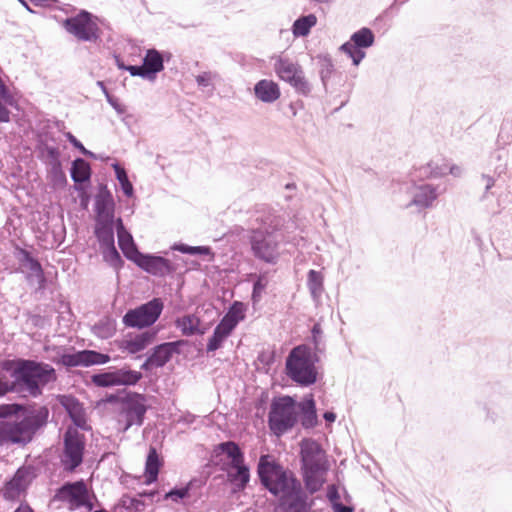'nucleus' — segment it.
<instances>
[{
	"mask_svg": "<svg viewBox=\"0 0 512 512\" xmlns=\"http://www.w3.org/2000/svg\"><path fill=\"white\" fill-rule=\"evenodd\" d=\"M2 369L0 371V397L6 395L8 392H12V386L10 379L7 377Z\"/></svg>",
	"mask_w": 512,
	"mask_h": 512,
	"instance_id": "nucleus-62",
	"label": "nucleus"
},
{
	"mask_svg": "<svg viewBox=\"0 0 512 512\" xmlns=\"http://www.w3.org/2000/svg\"><path fill=\"white\" fill-rule=\"evenodd\" d=\"M222 471L226 474V482L230 485L232 493H240L248 486L251 474L250 467L245 461L233 466L228 465V469Z\"/></svg>",
	"mask_w": 512,
	"mask_h": 512,
	"instance_id": "nucleus-23",
	"label": "nucleus"
},
{
	"mask_svg": "<svg viewBox=\"0 0 512 512\" xmlns=\"http://www.w3.org/2000/svg\"><path fill=\"white\" fill-rule=\"evenodd\" d=\"M44 349L47 352H55V356L50 357V361L66 369L103 365L111 360V356L108 353H102L92 349L76 350L72 346L66 347L57 345L45 346Z\"/></svg>",
	"mask_w": 512,
	"mask_h": 512,
	"instance_id": "nucleus-9",
	"label": "nucleus"
},
{
	"mask_svg": "<svg viewBox=\"0 0 512 512\" xmlns=\"http://www.w3.org/2000/svg\"><path fill=\"white\" fill-rule=\"evenodd\" d=\"M303 479V487L307 491L308 497H314V494L322 490L325 483V471H300Z\"/></svg>",
	"mask_w": 512,
	"mask_h": 512,
	"instance_id": "nucleus-35",
	"label": "nucleus"
},
{
	"mask_svg": "<svg viewBox=\"0 0 512 512\" xmlns=\"http://www.w3.org/2000/svg\"><path fill=\"white\" fill-rule=\"evenodd\" d=\"M93 210L95 212V223L99 220L112 219L113 214H116V202L113 197L94 199Z\"/></svg>",
	"mask_w": 512,
	"mask_h": 512,
	"instance_id": "nucleus-40",
	"label": "nucleus"
},
{
	"mask_svg": "<svg viewBox=\"0 0 512 512\" xmlns=\"http://www.w3.org/2000/svg\"><path fill=\"white\" fill-rule=\"evenodd\" d=\"M96 229L110 231V233L112 232L114 237H115V231L117 232V236L119 235V233L123 235L124 233L130 232L125 227L123 219L120 216L116 217L115 214H113V218L111 220L107 218L104 221L99 220V222L94 223L93 234H96V231H97Z\"/></svg>",
	"mask_w": 512,
	"mask_h": 512,
	"instance_id": "nucleus-44",
	"label": "nucleus"
},
{
	"mask_svg": "<svg viewBox=\"0 0 512 512\" xmlns=\"http://www.w3.org/2000/svg\"><path fill=\"white\" fill-rule=\"evenodd\" d=\"M117 238L118 247L123 256L142 271L156 277H165L176 273L177 265L168 258L157 253L140 251L131 232L123 235L119 233Z\"/></svg>",
	"mask_w": 512,
	"mask_h": 512,
	"instance_id": "nucleus-4",
	"label": "nucleus"
},
{
	"mask_svg": "<svg viewBox=\"0 0 512 512\" xmlns=\"http://www.w3.org/2000/svg\"><path fill=\"white\" fill-rule=\"evenodd\" d=\"M90 187L82 185H73V189L78 193L79 206L82 210H88L91 195L87 192Z\"/></svg>",
	"mask_w": 512,
	"mask_h": 512,
	"instance_id": "nucleus-57",
	"label": "nucleus"
},
{
	"mask_svg": "<svg viewBox=\"0 0 512 512\" xmlns=\"http://www.w3.org/2000/svg\"><path fill=\"white\" fill-rule=\"evenodd\" d=\"M54 501L66 504L70 511L85 509L86 512H108L103 507H96L99 504L94 492L87 487L84 479L66 481L55 489Z\"/></svg>",
	"mask_w": 512,
	"mask_h": 512,
	"instance_id": "nucleus-6",
	"label": "nucleus"
},
{
	"mask_svg": "<svg viewBox=\"0 0 512 512\" xmlns=\"http://www.w3.org/2000/svg\"><path fill=\"white\" fill-rule=\"evenodd\" d=\"M86 452V437L74 427H67L62 435L59 454L62 471L72 474L83 464Z\"/></svg>",
	"mask_w": 512,
	"mask_h": 512,
	"instance_id": "nucleus-10",
	"label": "nucleus"
},
{
	"mask_svg": "<svg viewBox=\"0 0 512 512\" xmlns=\"http://www.w3.org/2000/svg\"><path fill=\"white\" fill-rule=\"evenodd\" d=\"M48 179L53 189L65 188L68 184L62 162L52 163L48 169Z\"/></svg>",
	"mask_w": 512,
	"mask_h": 512,
	"instance_id": "nucleus-46",
	"label": "nucleus"
},
{
	"mask_svg": "<svg viewBox=\"0 0 512 512\" xmlns=\"http://www.w3.org/2000/svg\"><path fill=\"white\" fill-rule=\"evenodd\" d=\"M323 330L319 322H315L310 329L308 338L309 345L316 354L322 355L325 352V343L322 340Z\"/></svg>",
	"mask_w": 512,
	"mask_h": 512,
	"instance_id": "nucleus-48",
	"label": "nucleus"
},
{
	"mask_svg": "<svg viewBox=\"0 0 512 512\" xmlns=\"http://www.w3.org/2000/svg\"><path fill=\"white\" fill-rule=\"evenodd\" d=\"M268 286V278L266 273H260L255 276V280L252 283L251 302L253 306L258 304L262 299V294Z\"/></svg>",
	"mask_w": 512,
	"mask_h": 512,
	"instance_id": "nucleus-49",
	"label": "nucleus"
},
{
	"mask_svg": "<svg viewBox=\"0 0 512 512\" xmlns=\"http://www.w3.org/2000/svg\"><path fill=\"white\" fill-rule=\"evenodd\" d=\"M35 150L37 152L38 159L44 163L49 162V164L52 165V163L61 162V152L59 148L48 145L47 139L43 138V134L36 135Z\"/></svg>",
	"mask_w": 512,
	"mask_h": 512,
	"instance_id": "nucleus-33",
	"label": "nucleus"
},
{
	"mask_svg": "<svg viewBox=\"0 0 512 512\" xmlns=\"http://www.w3.org/2000/svg\"><path fill=\"white\" fill-rule=\"evenodd\" d=\"M280 227V219L273 217L268 218L261 226L252 230L250 245L256 259L271 265L278 262L280 257Z\"/></svg>",
	"mask_w": 512,
	"mask_h": 512,
	"instance_id": "nucleus-5",
	"label": "nucleus"
},
{
	"mask_svg": "<svg viewBox=\"0 0 512 512\" xmlns=\"http://www.w3.org/2000/svg\"><path fill=\"white\" fill-rule=\"evenodd\" d=\"M33 276L36 278L38 284L35 292L43 293L47 289L49 283L44 269L42 268L41 271H37L35 274H33Z\"/></svg>",
	"mask_w": 512,
	"mask_h": 512,
	"instance_id": "nucleus-61",
	"label": "nucleus"
},
{
	"mask_svg": "<svg viewBox=\"0 0 512 512\" xmlns=\"http://www.w3.org/2000/svg\"><path fill=\"white\" fill-rule=\"evenodd\" d=\"M124 391H126V390L124 389V390H118L114 393H107L104 397H102L101 399H99L97 401V406L106 405V404H112V405L120 404V406H121L122 401L124 399V393H125Z\"/></svg>",
	"mask_w": 512,
	"mask_h": 512,
	"instance_id": "nucleus-56",
	"label": "nucleus"
},
{
	"mask_svg": "<svg viewBox=\"0 0 512 512\" xmlns=\"http://www.w3.org/2000/svg\"><path fill=\"white\" fill-rule=\"evenodd\" d=\"M0 368L8 374L12 392L27 393L32 398L41 396L48 384L57 381L55 368L43 361L15 357L3 360Z\"/></svg>",
	"mask_w": 512,
	"mask_h": 512,
	"instance_id": "nucleus-2",
	"label": "nucleus"
},
{
	"mask_svg": "<svg viewBox=\"0 0 512 512\" xmlns=\"http://www.w3.org/2000/svg\"><path fill=\"white\" fill-rule=\"evenodd\" d=\"M201 319L195 314H185L183 316L176 317L174 321L175 327L185 337L194 336L198 324H201Z\"/></svg>",
	"mask_w": 512,
	"mask_h": 512,
	"instance_id": "nucleus-42",
	"label": "nucleus"
},
{
	"mask_svg": "<svg viewBox=\"0 0 512 512\" xmlns=\"http://www.w3.org/2000/svg\"><path fill=\"white\" fill-rule=\"evenodd\" d=\"M96 230L97 231L94 236L98 242L103 261L114 268L117 272L120 271L124 267L125 262L115 246V238L113 234H110V231L102 229Z\"/></svg>",
	"mask_w": 512,
	"mask_h": 512,
	"instance_id": "nucleus-20",
	"label": "nucleus"
},
{
	"mask_svg": "<svg viewBox=\"0 0 512 512\" xmlns=\"http://www.w3.org/2000/svg\"><path fill=\"white\" fill-rule=\"evenodd\" d=\"M93 334L101 339L112 337L116 331L115 320L110 317H104L96 322L91 328Z\"/></svg>",
	"mask_w": 512,
	"mask_h": 512,
	"instance_id": "nucleus-47",
	"label": "nucleus"
},
{
	"mask_svg": "<svg viewBox=\"0 0 512 512\" xmlns=\"http://www.w3.org/2000/svg\"><path fill=\"white\" fill-rule=\"evenodd\" d=\"M100 18L93 13L81 9L76 15L63 20V28L78 41L96 43L101 39L102 30L98 23Z\"/></svg>",
	"mask_w": 512,
	"mask_h": 512,
	"instance_id": "nucleus-12",
	"label": "nucleus"
},
{
	"mask_svg": "<svg viewBox=\"0 0 512 512\" xmlns=\"http://www.w3.org/2000/svg\"><path fill=\"white\" fill-rule=\"evenodd\" d=\"M164 309L162 298L153 297L135 308L128 309L122 317L126 328L142 330L153 326L160 318Z\"/></svg>",
	"mask_w": 512,
	"mask_h": 512,
	"instance_id": "nucleus-13",
	"label": "nucleus"
},
{
	"mask_svg": "<svg viewBox=\"0 0 512 512\" xmlns=\"http://www.w3.org/2000/svg\"><path fill=\"white\" fill-rule=\"evenodd\" d=\"M146 359L141 364L140 369L144 372L143 377L151 378L153 371L155 369L161 368L155 360H153V357L147 353L145 354ZM150 382H152V379H150Z\"/></svg>",
	"mask_w": 512,
	"mask_h": 512,
	"instance_id": "nucleus-58",
	"label": "nucleus"
},
{
	"mask_svg": "<svg viewBox=\"0 0 512 512\" xmlns=\"http://www.w3.org/2000/svg\"><path fill=\"white\" fill-rule=\"evenodd\" d=\"M297 94L302 96H309L312 91V86L309 81L306 79L304 75V71L302 74H299L296 78H291L290 83H288Z\"/></svg>",
	"mask_w": 512,
	"mask_h": 512,
	"instance_id": "nucleus-51",
	"label": "nucleus"
},
{
	"mask_svg": "<svg viewBox=\"0 0 512 512\" xmlns=\"http://www.w3.org/2000/svg\"><path fill=\"white\" fill-rule=\"evenodd\" d=\"M247 306L241 301H233L227 309V312L222 317L227 319L229 323L237 328L238 324L246 317Z\"/></svg>",
	"mask_w": 512,
	"mask_h": 512,
	"instance_id": "nucleus-45",
	"label": "nucleus"
},
{
	"mask_svg": "<svg viewBox=\"0 0 512 512\" xmlns=\"http://www.w3.org/2000/svg\"><path fill=\"white\" fill-rule=\"evenodd\" d=\"M86 385H94L98 388L116 387L114 366H108L94 372L90 376V380L86 381Z\"/></svg>",
	"mask_w": 512,
	"mask_h": 512,
	"instance_id": "nucleus-38",
	"label": "nucleus"
},
{
	"mask_svg": "<svg viewBox=\"0 0 512 512\" xmlns=\"http://www.w3.org/2000/svg\"><path fill=\"white\" fill-rule=\"evenodd\" d=\"M54 399L56 403L51 406L52 412L56 413L59 409H63L71 421L69 427H74L78 431H90L92 429L88 424V415L84 403L75 395L71 393L56 394Z\"/></svg>",
	"mask_w": 512,
	"mask_h": 512,
	"instance_id": "nucleus-15",
	"label": "nucleus"
},
{
	"mask_svg": "<svg viewBox=\"0 0 512 512\" xmlns=\"http://www.w3.org/2000/svg\"><path fill=\"white\" fill-rule=\"evenodd\" d=\"M273 496L282 512H323L322 509H313L317 497H308L295 474Z\"/></svg>",
	"mask_w": 512,
	"mask_h": 512,
	"instance_id": "nucleus-8",
	"label": "nucleus"
},
{
	"mask_svg": "<svg viewBox=\"0 0 512 512\" xmlns=\"http://www.w3.org/2000/svg\"><path fill=\"white\" fill-rule=\"evenodd\" d=\"M47 467V459L37 456L20 466L11 479L26 492L33 481L46 471Z\"/></svg>",
	"mask_w": 512,
	"mask_h": 512,
	"instance_id": "nucleus-19",
	"label": "nucleus"
},
{
	"mask_svg": "<svg viewBox=\"0 0 512 512\" xmlns=\"http://www.w3.org/2000/svg\"><path fill=\"white\" fill-rule=\"evenodd\" d=\"M276 351L275 350H261L258 352L257 361L263 365V372L269 373L271 367L276 361Z\"/></svg>",
	"mask_w": 512,
	"mask_h": 512,
	"instance_id": "nucleus-53",
	"label": "nucleus"
},
{
	"mask_svg": "<svg viewBox=\"0 0 512 512\" xmlns=\"http://www.w3.org/2000/svg\"><path fill=\"white\" fill-rule=\"evenodd\" d=\"M320 359L321 356L316 354L309 344H299L286 356L284 372L297 386L311 387L322 378L317 367Z\"/></svg>",
	"mask_w": 512,
	"mask_h": 512,
	"instance_id": "nucleus-3",
	"label": "nucleus"
},
{
	"mask_svg": "<svg viewBox=\"0 0 512 512\" xmlns=\"http://www.w3.org/2000/svg\"><path fill=\"white\" fill-rule=\"evenodd\" d=\"M298 406L295 396L280 395L272 398L267 419L271 435L280 438L295 427L299 421Z\"/></svg>",
	"mask_w": 512,
	"mask_h": 512,
	"instance_id": "nucleus-7",
	"label": "nucleus"
},
{
	"mask_svg": "<svg viewBox=\"0 0 512 512\" xmlns=\"http://www.w3.org/2000/svg\"><path fill=\"white\" fill-rule=\"evenodd\" d=\"M274 71L280 80L290 83V79L302 74L303 69L289 58L279 56L274 63Z\"/></svg>",
	"mask_w": 512,
	"mask_h": 512,
	"instance_id": "nucleus-31",
	"label": "nucleus"
},
{
	"mask_svg": "<svg viewBox=\"0 0 512 512\" xmlns=\"http://www.w3.org/2000/svg\"><path fill=\"white\" fill-rule=\"evenodd\" d=\"M160 50L156 48H149L146 50L144 57L142 58L141 65L146 74V80L154 82L158 74L164 70L163 60L160 58Z\"/></svg>",
	"mask_w": 512,
	"mask_h": 512,
	"instance_id": "nucleus-27",
	"label": "nucleus"
},
{
	"mask_svg": "<svg viewBox=\"0 0 512 512\" xmlns=\"http://www.w3.org/2000/svg\"><path fill=\"white\" fill-rule=\"evenodd\" d=\"M111 168L114 171L115 178L119 183L120 189L127 198L135 197V190L133 184L129 180L128 173L124 167L120 165L118 161H114L111 164Z\"/></svg>",
	"mask_w": 512,
	"mask_h": 512,
	"instance_id": "nucleus-43",
	"label": "nucleus"
},
{
	"mask_svg": "<svg viewBox=\"0 0 512 512\" xmlns=\"http://www.w3.org/2000/svg\"><path fill=\"white\" fill-rule=\"evenodd\" d=\"M437 198L435 188L430 184L421 185L413 195L411 201L406 207L417 206L419 208H428L432 205L433 201Z\"/></svg>",
	"mask_w": 512,
	"mask_h": 512,
	"instance_id": "nucleus-36",
	"label": "nucleus"
},
{
	"mask_svg": "<svg viewBox=\"0 0 512 512\" xmlns=\"http://www.w3.org/2000/svg\"><path fill=\"white\" fill-rule=\"evenodd\" d=\"M106 101L108 104L115 110L118 115H123L126 113L127 108L124 104L121 103L120 99L112 94H107Z\"/></svg>",
	"mask_w": 512,
	"mask_h": 512,
	"instance_id": "nucleus-60",
	"label": "nucleus"
},
{
	"mask_svg": "<svg viewBox=\"0 0 512 512\" xmlns=\"http://www.w3.org/2000/svg\"><path fill=\"white\" fill-rule=\"evenodd\" d=\"M256 474L261 487L274 495L295 473L284 467L275 456L266 453L258 458Z\"/></svg>",
	"mask_w": 512,
	"mask_h": 512,
	"instance_id": "nucleus-11",
	"label": "nucleus"
},
{
	"mask_svg": "<svg viewBox=\"0 0 512 512\" xmlns=\"http://www.w3.org/2000/svg\"><path fill=\"white\" fill-rule=\"evenodd\" d=\"M189 345V340L177 339L174 341L161 342L148 350V352L153 357V360L163 368L175 355L182 354L183 348Z\"/></svg>",
	"mask_w": 512,
	"mask_h": 512,
	"instance_id": "nucleus-21",
	"label": "nucleus"
},
{
	"mask_svg": "<svg viewBox=\"0 0 512 512\" xmlns=\"http://www.w3.org/2000/svg\"><path fill=\"white\" fill-rule=\"evenodd\" d=\"M158 334V330H146L136 334L134 337L123 339L119 344V349L130 355H135L145 350L152 344Z\"/></svg>",
	"mask_w": 512,
	"mask_h": 512,
	"instance_id": "nucleus-24",
	"label": "nucleus"
},
{
	"mask_svg": "<svg viewBox=\"0 0 512 512\" xmlns=\"http://www.w3.org/2000/svg\"><path fill=\"white\" fill-rule=\"evenodd\" d=\"M124 392V399L120 406V414L124 416L123 431L126 432L134 425H143L149 405L147 404L145 394L131 390Z\"/></svg>",
	"mask_w": 512,
	"mask_h": 512,
	"instance_id": "nucleus-16",
	"label": "nucleus"
},
{
	"mask_svg": "<svg viewBox=\"0 0 512 512\" xmlns=\"http://www.w3.org/2000/svg\"><path fill=\"white\" fill-rule=\"evenodd\" d=\"M307 287L314 302H319L324 291V275L321 271L310 269L307 272Z\"/></svg>",
	"mask_w": 512,
	"mask_h": 512,
	"instance_id": "nucleus-41",
	"label": "nucleus"
},
{
	"mask_svg": "<svg viewBox=\"0 0 512 512\" xmlns=\"http://www.w3.org/2000/svg\"><path fill=\"white\" fill-rule=\"evenodd\" d=\"M164 500H171L175 503H182L184 505L192 502L190 495L187 492V488L184 485L174 486L163 495Z\"/></svg>",
	"mask_w": 512,
	"mask_h": 512,
	"instance_id": "nucleus-50",
	"label": "nucleus"
},
{
	"mask_svg": "<svg viewBox=\"0 0 512 512\" xmlns=\"http://www.w3.org/2000/svg\"><path fill=\"white\" fill-rule=\"evenodd\" d=\"M235 329L236 327L229 323L227 319L221 318L218 324L215 326L212 335L207 340V353L215 352L221 349Z\"/></svg>",
	"mask_w": 512,
	"mask_h": 512,
	"instance_id": "nucleus-25",
	"label": "nucleus"
},
{
	"mask_svg": "<svg viewBox=\"0 0 512 512\" xmlns=\"http://www.w3.org/2000/svg\"><path fill=\"white\" fill-rule=\"evenodd\" d=\"M298 445L300 471L328 472L330 470L328 454L316 439L304 437Z\"/></svg>",
	"mask_w": 512,
	"mask_h": 512,
	"instance_id": "nucleus-14",
	"label": "nucleus"
},
{
	"mask_svg": "<svg viewBox=\"0 0 512 512\" xmlns=\"http://www.w3.org/2000/svg\"><path fill=\"white\" fill-rule=\"evenodd\" d=\"M116 387H131L136 386L142 379L143 373L141 371L133 370L129 364L122 366H114Z\"/></svg>",
	"mask_w": 512,
	"mask_h": 512,
	"instance_id": "nucleus-32",
	"label": "nucleus"
},
{
	"mask_svg": "<svg viewBox=\"0 0 512 512\" xmlns=\"http://www.w3.org/2000/svg\"><path fill=\"white\" fill-rule=\"evenodd\" d=\"M170 249L172 251H177L181 254L190 255V256H200V257H208L209 261L214 259V251L211 246L208 245H199V246H191L184 242H175L171 245Z\"/></svg>",
	"mask_w": 512,
	"mask_h": 512,
	"instance_id": "nucleus-37",
	"label": "nucleus"
},
{
	"mask_svg": "<svg viewBox=\"0 0 512 512\" xmlns=\"http://www.w3.org/2000/svg\"><path fill=\"white\" fill-rule=\"evenodd\" d=\"M397 13L398 8L395 6V3H392L389 7H387L383 12L378 15L374 20V26L381 27L382 23L385 19H391L394 16V12Z\"/></svg>",
	"mask_w": 512,
	"mask_h": 512,
	"instance_id": "nucleus-59",
	"label": "nucleus"
},
{
	"mask_svg": "<svg viewBox=\"0 0 512 512\" xmlns=\"http://www.w3.org/2000/svg\"><path fill=\"white\" fill-rule=\"evenodd\" d=\"M446 166H433V162H429L427 165L420 167L419 173L421 177L437 178L445 174Z\"/></svg>",
	"mask_w": 512,
	"mask_h": 512,
	"instance_id": "nucleus-55",
	"label": "nucleus"
},
{
	"mask_svg": "<svg viewBox=\"0 0 512 512\" xmlns=\"http://www.w3.org/2000/svg\"><path fill=\"white\" fill-rule=\"evenodd\" d=\"M64 137L79 153L82 151V149H84L83 143L72 132H64Z\"/></svg>",
	"mask_w": 512,
	"mask_h": 512,
	"instance_id": "nucleus-64",
	"label": "nucleus"
},
{
	"mask_svg": "<svg viewBox=\"0 0 512 512\" xmlns=\"http://www.w3.org/2000/svg\"><path fill=\"white\" fill-rule=\"evenodd\" d=\"M313 59L317 60L318 74L324 88L328 92V82L333 74L336 73V68L333 59L328 53H319Z\"/></svg>",
	"mask_w": 512,
	"mask_h": 512,
	"instance_id": "nucleus-34",
	"label": "nucleus"
},
{
	"mask_svg": "<svg viewBox=\"0 0 512 512\" xmlns=\"http://www.w3.org/2000/svg\"><path fill=\"white\" fill-rule=\"evenodd\" d=\"M14 256L20 266L29 269L30 273L25 276V279L29 284H31L34 280L33 274L37 271H41L43 268L39 259L34 255L33 251L20 246L15 247Z\"/></svg>",
	"mask_w": 512,
	"mask_h": 512,
	"instance_id": "nucleus-29",
	"label": "nucleus"
},
{
	"mask_svg": "<svg viewBox=\"0 0 512 512\" xmlns=\"http://www.w3.org/2000/svg\"><path fill=\"white\" fill-rule=\"evenodd\" d=\"M163 465V459L158 454L154 446H150L146 455L144 467V483L146 485L153 484L157 481L160 468Z\"/></svg>",
	"mask_w": 512,
	"mask_h": 512,
	"instance_id": "nucleus-30",
	"label": "nucleus"
},
{
	"mask_svg": "<svg viewBox=\"0 0 512 512\" xmlns=\"http://www.w3.org/2000/svg\"><path fill=\"white\" fill-rule=\"evenodd\" d=\"M125 71H127L132 77H140L141 79L146 80V74L141 64H128Z\"/></svg>",
	"mask_w": 512,
	"mask_h": 512,
	"instance_id": "nucleus-63",
	"label": "nucleus"
},
{
	"mask_svg": "<svg viewBox=\"0 0 512 512\" xmlns=\"http://www.w3.org/2000/svg\"><path fill=\"white\" fill-rule=\"evenodd\" d=\"M298 415L301 426L305 430L314 429L319 425V418L317 414L316 401L314 394H306L300 402H298Z\"/></svg>",
	"mask_w": 512,
	"mask_h": 512,
	"instance_id": "nucleus-22",
	"label": "nucleus"
},
{
	"mask_svg": "<svg viewBox=\"0 0 512 512\" xmlns=\"http://www.w3.org/2000/svg\"><path fill=\"white\" fill-rule=\"evenodd\" d=\"M206 485V481L201 477H193L184 486L187 488V492L190 495L192 501H194L198 495H201V490Z\"/></svg>",
	"mask_w": 512,
	"mask_h": 512,
	"instance_id": "nucleus-54",
	"label": "nucleus"
},
{
	"mask_svg": "<svg viewBox=\"0 0 512 512\" xmlns=\"http://www.w3.org/2000/svg\"><path fill=\"white\" fill-rule=\"evenodd\" d=\"M74 185L91 187L92 168L90 163L82 157H76L69 169Z\"/></svg>",
	"mask_w": 512,
	"mask_h": 512,
	"instance_id": "nucleus-28",
	"label": "nucleus"
},
{
	"mask_svg": "<svg viewBox=\"0 0 512 512\" xmlns=\"http://www.w3.org/2000/svg\"><path fill=\"white\" fill-rule=\"evenodd\" d=\"M375 43V34L369 27H362L353 32L348 41L339 50L351 59L354 66H359L366 57V49Z\"/></svg>",
	"mask_w": 512,
	"mask_h": 512,
	"instance_id": "nucleus-17",
	"label": "nucleus"
},
{
	"mask_svg": "<svg viewBox=\"0 0 512 512\" xmlns=\"http://www.w3.org/2000/svg\"><path fill=\"white\" fill-rule=\"evenodd\" d=\"M317 24V17L314 13L304 14L297 17L291 27L295 38L307 37L313 27Z\"/></svg>",
	"mask_w": 512,
	"mask_h": 512,
	"instance_id": "nucleus-39",
	"label": "nucleus"
},
{
	"mask_svg": "<svg viewBox=\"0 0 512 512\" xmlns=\"http://www.w3.org/2000/svg\"><path fill=\"white\" fill-rule=\"evenodd\" d=\"M24 493L26 492L13 482L11 478L5 483L2 490V496L7 501L19 500Z\"/></svg>",
	"mask_w": 512,
	"mask_h": 512,
	"instance_id": "nucleus-52",
	"label": "nucleus"
},
{
	"mask_svg": "<svg viewBox=\"0 0 512 512\" xmlns=\"http://www.w3.org/2000/svg\"><path fill=\"white\" fill-rule=\"evenodd\" d=\"M253 92L255 97L267 104L276 102L281 96L280 86L271 79H261L254 84Z\"/></svg>",
	"mask_w": 512,
	"mask_h": 512,
	"instance_id": "nucleus-26",
	"label": "nucleus"
},
{
	"mask_svg": "<svg viewBox=\"0 0 512 512\" xmlns=\"http://www.w3.org/2000/svg\"><path fill=\"white\" fill-rule=\"evenodd\" d=\"M49 416L48 406L35 402L0 404V447L24 448L44 432Z\"/></svg>",
	"mask_w": 512,
	"mask_h": 512,
	"instance_id": "nucleus-1",
	"label": "nucleus"
},
{
	"mask_svg": "<svg viewBox=\"0 0 512 512\" xmlns=\"http://www.w3.org/2000/svg\"><path fill=\"white\" fill-rule=\"evenodd\" d=\"M210 461L219 470H227L228 465L233 466L244 462L245 454L236 442L227 440L214 446Z\"/></svg>",
	"mask_w": 512,
	"mask_h": 512,
	"instance_id": "nucleus-18",
	"label": "nucleus"
}]
</instances>
